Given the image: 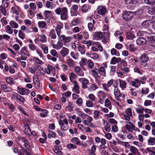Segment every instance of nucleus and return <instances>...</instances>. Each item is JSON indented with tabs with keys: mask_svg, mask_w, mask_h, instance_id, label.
<instances>
[{
	"mask_svg": "<svg viewBox=\"0 0 155 155\" xmlns=\"http://www.w3.org/2000/svg\"><path fill=\"white\" fill-rule=\"evenodd\" d=\"M56 13L58 15H60L61 18L62 20H66L68 19V16L67 14L68 9L66 7H63L62 8H58L55 10Z\"/></svg>",
	"mask_w": 155,
	"mask_h": 155,
	"instance_id": "obj_1",
	"label": "nucleus"
},
{
	"mask_svg": "<svg viewBox=\"0 0 155 155\" xmlns=\"http://www.w3.org/2000/svg\"><path fill=\"white\" fill-rule=\"evenodd\" d=\"M134 15L133 12L130 11H126L123 12L122 17L124 20L128 21L130 20Z\"/></svg>",
	"mask_w": 155,
	"mask_h": 155,
	"instance_id": "obj_2",
	"label": "nucleus"
},
{
	"mask_svg": "<svg viewBox=\"0 0 155 155\" xmlns=\"http://www.w3.org/2000/svg\"><path fill=\"white\" fill-rule=\"evenodd\" d=\"M97 13L101 15H105L107 12V8L105 6L100 5L97 8Z\"/></svg>",
	"mask_w": 155,
	"mask_h": 155,
	"instance_id": "obj_3",
	"label": "nucleus"
},
{
	"mask_svg": "<svg viewBox=\"0 0 155 155\" xmlns=\"http://www.w3.org/2000/svg\"><path fill=\"white\" fill-rule=\"evenodd\" d=\"M59 40L63 42L64 44L70 42L71 41V38L70 37H66L64 35H62L58 37Z\"/></svg>",
	"mask_w": 155,
	"mask_h": 155,
	"instance_id": "obj_4",
	"label": "nucleus"
},
{
	"mask_svg": "<svg viewBox=\"0 0 155 155\" xmlns=\"http://www.w3.org/2000/svg\"><path fill=\"white\" fill-rule=\"evenodd\" d=\"M79 81L81 83L82 87L84 89L87 88V84H88L89 81L87 78H80L79 79Z\"/></svg>",
	"mask_w": 155,
	"mask_h": 155,
	"instance_id": "obj_5",
	"label": "nucleus"
},
{
	"mask_svg": "<svg viewBox=\"0 0 155 155\" xmlns=\"http://www.w3.org/2000/svg\"><path fill=\"white\" fill-rule=\"evenodd\" d=\"M17 91L21 95H26L30 93V91L28 90L23 88H20L18 87L17 88Z\"/></svg>",
	"mask_w": 155,
	"mask_h": 155,
	"instance_id": "obj_6",
	"label": "nucleus"
},
{
	"mask_svg": "<svg viewBox=\"0 0 155 155\" xmlns=\"http://www.w3.org/2000/svg\"><path fill=\"white\" fill-rule=\"evenodd\" d=\"M152 24V22L150 20H146L143 22L141 24V27L142 28H148Z\"/></svg>",
	"mask_w": 155,
	"mask_h": 155,
	"instance_id": "obj_7",
	"label": "nucleus"
},
{
	"mask_svg": "<svg viewBox=\"0 0 155 155\" xmlns=\"http://www.w3.org/2000/svg\"><path fill=\"white\" fill-rule=\"evenodd\" d=\"M20 54L21 56H26L28 57L30 56L29 52L25 47H23L22 48L20 51Z\"/></svg>",
	"mask_w": 155,
	"mask_h": 155,
	"instance_id": "obj_8",
	"label": "nucleus"
},
{
	"mask_svg": "<svg viewBox=\"0 0 155 155\" xmlns=\"http://www.w3.org/2000/svg\"><path fill=\"white\" fill-rule=\"evenodd\" d=\"M63 27V25L62 23L58 24L55 28V31L57 35L59 37L61 36V30L62 29Z\"/></svg>",
	"mask_w": 155,
	"mask_h": 155,
	"instance_id": "obj_9",
	"label": "nucleus"
},
{
	"mask_svg": "<svg viewBox=\"0 0 155 155\" xmlns=\"http://www.w3.org/2000/svg\"><path fill=\"white\" fill-rule=\"evenodd\" d=\"M153 34L151 30H148L147 31H143V36L147 38V39H151V38L153 36L152 35Z\"/></svg>",
	"mask_w": 155,
	"mask_h": 155,
	"instance_id": "obj_10",
	"label": "nucleus"
},
{
	"mask_svg": "<svg viewBox=\"0 0 155 155\" xmlns=\"http://www.w3.org/2000/svg\"><path fill=\"white\" fill-rule=\"evenodd\" d=\"M69 53V49L65 47H63L60 53L63 57L67 56L68 55Z\"/></svg>",
	"mask_w": 155,
	"mask_h": 155,
	"instance_id": "obj_11",
	"label": "nucleus"
},
{
	"mask_svg": "<svg viewBox=\"0 0 155 155\" xmlns=\"http://www.w3.org/2000/svg\"><path fill=\"white\" fill-rule=\"evenodd\" d=\"M140 59L141 63H144L148 61L149 58L147 54H143L140 57Z\"/></svg>",
	"mask_w": 155,
	"mask_h": 155,
	"instance_id": "obj_12",
	"label": "nucleus"
},
{
	"mask_svg": "<svg viewBox=\"0 0 155 155\" xmlns=\"http://www.w3.org/2000/svg\"><path fill=\"white\" fill-rule=\"evenodd\" d=\"M127 123L130 124L131 127L128 124H126L125 125V128L127 129L130 132H131L133 131V129L135 130V126L133 125V124H132V123L130 122H127Z\"/></svg>",
	"mask_w": 155,
	"mask_h": 155,
	"instance_id": "obj_13",
	"label": "nucleus"
},
{
	"mask_svg": "<svg viewBox=\"0 0 155 155\" xmlns=\"http://www.w3.org/2000/svg\"><path fill=\"white\" fill-rule=\"evenodd\" d=\"M98 72L101 75L105 77L106 75V70L104 67H101L97 70Z\"/></svg>",
	"mask_w": 155,
	"mask_h": 155,
	"instance_id": "obj_14",
	"label": "nucleus"
},
{
	"mask_svg": "<svg viewBox=\"0 0 155 155\" xmlns=\"http://www.w3.org/2000/svg\"><path fill=\"white\" fill-rule=\"evenodd\" d=\"M146 41V39L143 38H138L136 40V43L138 45H141L145 44Z\"/></svg>",
	"mask_w": 155,
	"mask_h": 155,
	"instance_id": "obj_15",
	"label": "nucleus"
},
{
	"mask_svg": "<svg viewBox=\"0 0 155 155\" xmlns=\"http://www.w3.org/2000/svg\"><path fill=\"white\" fill-rule=\"evenodd\" d=\"M131 83L133 86L137 88L140 86L141 84L140 82L137 79H135L134 81H131Z\"/></svg>",
	"mask_w": 155,
	"mask_h": 155,
	"instance_id": "obj_16",
	"label": "nucleus"
},
{
	"mask_svg": "<svg viewBox=\"0 0 155 155\" xmlns=\"http://www.w3.org/2000/svg\"><path fill=\"white\" fill-rule=\"evenodd\" d=\"M51 12L49 11H45L43 15L45 18V20H47L49 21H50V17Z\"/></svg>",
	"mask_w": 155,
	"mask_h": 155,
	"instance_id": "obj_17",
	"label": "nucleus"
},
{
	"mask_svg": "<svg viewBox=\"0 0 155 155\" xmlns=\"http://www.w3.org/2000/svg\"><path fill=\"white\" fill-rule=\"evenodd\" d=\"M103 124L104 125V128L105 130L108 132L110 131V126L109 123L107 121L104 120Z\"/></svg>",
	"mask_w": 155,
	"mask_h": 155,
	"instance_id": "obj_18",
	"label": "nucleus"
},
{
	"mask_svg": "<svg viewBox=\"0 0 155 155\" xmlns=\"http://www.w3.org/2000/svg\"><path fill=\"white\" fill-rule=\"evenodd\" d=\"M38 24L40 28L45 29L47 28V24L45 21H39L38 22Z\"/></svg>",
	"mask_w": 155,
	"mask_h": 155,
	"instance_id": "obj_19",
	"label": "nucleus"
},
{
	"mask_svg": "<svg viewBox=\"0 0 155 155\" xmlns=\"http://www.w3.org/2000/svg\"><path fill=\"white\" fill-rule=\"evenodd\" d=\"M66 63L69 66L71 67H73L75 64L74 61L69 58L66 60Z\"/></svg>",
	"mask_w": 155,
	"mask_h": 155,
	"instance_id": "obj_20",
	"label": "nucleus"
},
{
	"mask_svg": "<svg viewBox=\"0 0 155 155\" xmlns=\"http://www.w3.org/2000/svg\"><path fill=\"white\" fill-rule=\"evenodd\" d=\"M24 128L25 129L24 131L25 134L28 135H31V131L29 126L28 125H25Z\"/></svg>",
	"mask_w": 155,
	"mask_h": 155,
	"instance_id": "obj_21",
	"label": "nucleus"
},
{
	"mask_svg": "<svg viewBox=\"0 0 155 155\" xmlns=\"http://www.w3.org/2000/svg\"><path fill=\"white\" fill-rule=\"evenodd\" d=\"M2 90L5 92H9L11 90V88L5 84H2L1 85Z\"/></svg>",
	"mask_w": 155,
	"mask_h": 155,
	"instance_id": "obj_22",
	"label": "nucleus"
},
{
	"mask_svg": "<svg viewBox=\"0 0 155 155\" xmlns=\"http://www.w3.org/2000/svg\"><path fill=\"white\" fill-rule=\"evenodd\" d=\"M118 80L120 83V87L121 89H124L126 88L127 87L126 82L125 81L122 80L120 79H119Z\"/></svg>",
	"mask_w": 155,
	"mask_h": 155,
	"instance_id": "obj_23",
	"label": "nucleus"
},
{
	"mask_svg": "<svg viewBox=\"0 0 155 155\" xmlns=\"http://www.w3.org/2000/svg\"><path fill=\"white\" fill-rule=\"evenodd\" d=\"M74 84V92L77 94H79L80 92L79 90V87L78 84L76 81H74L73 83Z\"/></svg>",
	"mask_w": 155,
	"mask_h": 155,
	"instance_id": "obj_24",
	"label": "nucleus"
},
{
	"mask_svg": "<svg viewBox=\"0 0 155 155\" xmlns=\"http://www.w3.org/2000/svg\"><path fill=\"white\" fill-rule=\"evenodd\" d=\"M6 8L2 6H0V12L4 16H6L8 15V14L7 12Z\"/></svg>",
	"mask_w": 155,
	"mask_h": 155,
	"instance_id": "obj_25",
	"label": "nucleus"
},
{
	"mask_svg": "<svg viewBox=\"0 0 155 155\" xmlns=\"http://www.w3.org/2000/svg\"><path fill=\"white\" fill-rule=\"evenodd\" d=\"M9 24L12 28H18V24L14 21H11L9 23Z\"/></svg>",
	"mask_w": 155,
	"mask_h": 155,
	"instance_id": "obj_26",
	"label": "nucleus"
},
{
	"mask_svg": "<svg viewBox=\"0 0 155 155\" xmlns=\"http://www.w3.org/2000/svg\"><path fill=\"white\" fill-rule=\"evenodd\" d=\"M95 23V21L94 20H92V23L89 22L88 24V28L89 31H91L93 30L94 25Z\"/></svg>",
	"mask_w": 155,
	"mask_h": 155,
	"instance_id": "obj_27",
	"label": "nucleus"
},
{
	"mask_svg": "<svg viewBox=\"0 0 155 155\" xmlns=\"http://www.w3.org/2000/svg\"><path fill=\"white\" fill-rule=\"evenodd\" d=\"M75 71L76 73H78V74L79 75L84 76V73L79 67H76L75 68Z\"/></svg>",
	"mask_w": 155,
	"mask_h": 155,
	"instance_id": "obj_28",
	"label": "nucleus"
},
{
	"mask_svg": "<svg viewBox=\"0 0 155 155\" xmlns=\"http://www.w3.org/2000/svg\"><path fill=\"white\" fill-rule=\"evenodd\" d=\"M94 36L97 38V39H100L103 38V33L101 32H95L94 34Z\"/></svg>",
	"mask_w": 155,
	"mask_h": 155,
	"instance_id": "obj_29",
	"label": "nucleus"
},
{
	"mask_svg": "<svg viewBox=\"0 0 155 155\" xmlns=\"http://www.w3.org/2000/svg\"><path fill=\"white\" fill-rule=\"evenodd\" d=\"M49 36L53 39H55L56 38L57 36L54 29H53L51 30Z\"/></svg>",
	"mask_w": 155,
	"mask_h": 155,
	"instance_id": "obj_30",
	"label": "nucleus"
},
{
	"mask_svg": "<svg viewBox=\"0 0 155 155\" xmlns=\"http://www.w3.org/2000/svg\"><path fill=\"white\" fill-rule=\"evenodd\" d=\"M19 155H30L29 153L25 149H21L18 152Z\"/></svg>",
	"mask_w": 155,
	"mask_h": 155,
	"instance_id": "obj_31",
	"label": "nucleus"
},
{
	"mask_svg": "<svg viewBox=\"0 0 155 155\" xmlns=\"http://www.w3.org/2000/svg\"><path fill=\"white\" fill-rule=\"evenodd\" d=\"M149 41V44L153 47H155V38L153 36L151 38V39L148 40Z\"/></svg>",
	"mask_w": 155,
	"mask_h": 155,
	"instance_id": "obj_32",
	"label": "nucleus"
},
{
	"mask_svg": "<svg viewBox=\"0 0 155 155\" xmlns=\"http://www.w3.org/2000/svg\"><path fill=\"white\" fill-rule=\"evenodd\" d=\"M127 38L129 40H133L135 36L134 35L130 32H127L126 33Z\"/></svg>",
	"mask_w": 155,
	"mask_h": 155,
	"instance_id": "obj_33",
	"label": "nucleus"
},
{
	"mask_svg": "<svg viewBox=\"0 0 155 155\" xmlns=\"http://www.w3.org/2000/svg\"><path fill=\"white\" fill-rule=\"evenodd\" d=\"M130 150L131 153L135 154L138 153L139 152L138 150L134 146H131L130 147Z\"/></svg>",
	"mask_w": 155,
	"mask_h": 155,
	"instance_id": "obj_34",
	"label": "nucleus"
},
{
	"mask_svg": "<svg viewBox=\"0 0 155 155\" xmlns=\"http://www.w3.org/2000/svg\"><path fill=\"white\" fill-rule=\"evenodd\" d=\"M6 32L10 34H12L13 32V29L9 25H7L5 27Z\"/></svg>",
	"mask_w": 155,
	"mask_h": 155,
	"instance_id": "obj_35",
	"label": "nucleus"
},
{
	"mask_svg": "<svg viewBox=\"0 0 155 155\" xmlns=\"http://www.w3.org/2000/svg\"><path fill=\"white\" fill-rule=\"evenodd\" d=\"M71 142L77 145H80V141L78 138L77 137H74L71 139Z\"/></svg>",
	"mask_w": 155,
	"mask_h": 155,
	"instance_id": "obj_36",
	"label": "nucleus"
},
{
	"mask_svg": "<svg viewBox=\"0 0 155 155\" xmlns=\"http://www.w3.org/2000/svg\"><path fill=\"white\" fill-rule=\"evenodd\" d=\"M137 112L139 114L143 113L144 111V108L140 105H138V107L136 109Z\"/></svg>",
	"mask_w": 155,
	"mask_h": 155,
	"instance_id": "obj_37",
	"label": "nucleus"
},
{
	"mask_svg": "<svg viewBox=\"0 0 155 155\" xmlns=\"http://www.w3.org/2000/svg\"><path fill=\"white\" fill-rule=\"evenodd\" d=\"M7 83L10 85H12L15 83V81L14 80L13 78L10 77H7L6 79Z\"/></svg>",
	"mask_w": 155,
	"mask_h": 155,
	"instance_id": "obj_38",
	"label": "nucleus"
},
{
	"mask_svg": "<svg viewBox=\"0 0 155 155\" xmlns=\"http://www.w3.org/2000/svg\"><path fill=\"white\" fill-rule=\"evenodd\" d=\"M90 86L87 88L89 91H95L98 88V87L95 84H91Z\"/></svg>",
	"mask_w": 155,
	"mask_h": 155,
	"instance_id": "obj_39",
	"label": "nucleus"
},
{
	"mask_svg": "<svg viewBox=\"0 0 155 155\" xmlns=\"http://www.w3.org/2000/svg\"><path fill=\"white\" fill-rule=\"evenodd\" d=\"M114 93L115 96L116 97H120V92L119 90L116 86H114Z\"/></svg>",
	"mask_w": 155,
	"mask_h": 155,
	"instance_id": "obj_40",
	"label": "nucleus"
},
{
	"mask_svg": "<svg viewBox=\"0 0 155 155\" xmlns=\"http://www.w3.org/2000/svg\"><path fill=\"white\" fill-rule=\"evenodd\" d=\"M105 107H108L111 110V109L112 106L111 103L107 98L106 99L105 101Z\"/></svg>",
	"mask_w": 155,
	"mask_h": 155,
	"instance_id": "obj_41",
	"label": "nucleus"
},
{
	"mask_svg": "<svg viewBox=\"0 0 155 155\" xmlns=\"http://www.w3.org/2000/svg\"><path fill=\"white\" fill-rule=\"evenodd\" d=\"M148 12L151 15L155 14V7L152 6L150 7L148 9Z\"/></svg>",
	"mask_w": 155,
	"mask_h": 155,
	"instance_id": "obj_42",
	"label": "nucleus"
},
{
	"mask_svg": "<svg viewBox=\"0 0 155 155\" xmlns=\"http://www.w3.org/2000/svg\"><path fill=\"white\" fill-rule=\"evenodd\" d=\"M73 108L74 107L71 103L70 102H68V105L66 107L65 109L66 110L71 111L73 110Z\"/></svg>",
	"mask_w": 155,
	"mask_h": 155,
	"instance_id": "obj_43",
	"label": "nucleus"
},
{
	"mask_svg": "<svg viewBox=\"0 0 155 155\" xmlns=\"http://www.w3.org/2000/svg\"><path fill=\"white\" fill-rule=\"evenodd\" d=\"M42 112L40 114V115L42 117H46L48 114V111L45 109L41 110Z\"/></svg>",
	"mask_w": 155,
	"mask_h": 155,
	"instance_id": "obj_44",
	"label": "nucleus"
},
{
	"mask_svg": "<svg viewBox=\"0 0 155 155\" xmlns=\"http://www.w3.org/2000/svg\"><path fill=\"white\" fill-rule=\"evenodd\" d=\"M19 7H12L11 8V10L13 12L17 15H19V12L18 11Z\"/></svg>",
	"mask_w": 155,
	"mask_h": 155,
	"instance_id": "obj_45",
	"label": "nucleus"
},
{
	"mask_svg": "<svg viewBox=\"0 0 155 155\" xmlns=\"http://www.w3.org/2000/svg\"><path fill=\"white\" fill-rule=\"evenodd\" d=\"M154 139V137H150L147 140L148 144L150 145H154L155 142Z\"/></svg>",
	"mask_w": 155,
	"mask_h": 155,
	"instance_id": "obj_46",
	"label": "nucleus"
},
{
	"mask_svg": "<svg viewBox=\"0 0 155 155\" xmlns=\"http://www.w3.org/2000/svg\"><path fill=\"white\" fill-rule=\"evenodd\" d=\"M78 51L81 52V54H85V49L81 45H78Z\"/></svg>",
	"mask_w": 155,
	"mask_h": 155,
	"instance_id": "obj_47",
	"label": "nucleus"
},
{
	"mask_svg": "<svg viewBox=\"0 0 155 155\" xmlns=\"http://www.w3.org/2000/svg\"><path fill=\"white\" fill-rule=\"evenodd\" d=\"M88 67L90 69H92L94 66V63L91 60H88L87 61Z\"/></svg>",
	"mask_w": 155,
	"mask_h": 155,
	"instance_id": "obj_48",
	"label": "nucleus"
},
{
	"mask_svg": "<svg viewBox=\"0 0 155 155\" xmlns=\"http://www.w3.org/2000/svg\"><path fill=\"white\" fill-rule=\"evenodd\" d=\"M87 60L84 58H82L81 61L79 62V64L81 66H84L86 65L87 64Z\"/></svg>",
	"mask_w": 155,
	"mask_h": 155,
	"instance_id": "obj_49",
	"label": "nucleus"
},
{
	"mask_svg": "<svg viewBox=\"0 0 155 155\" xmlns=\"http://www.w3.org/2000/svg\"><path fill=\"white\" fill-rule=\"evenodd\" d=\"M52 67L49 65L47 66V68H45V71L48 74H50L51 71H52Z\"/></svg>",
	"mask_w": 155,
	"mask_h": 155,
	"instance_id": "obj_50",
	"label": "nucleus"
},
{
	"mask_svg": "<svg viewBox=\"0 0 155 155\" xmlns=\"http://www.w3.org/2000/svg\"><path fill=\"white\" fill-rule=\"evenodd\" d=\"M8 1L2 0V5L1 6H2L4 7L7 8L8 7L10 4V2Z\"/></svg>",
	"mask_w": 155,
	"mask_h": 155,
	"instance_id": "obj_51",
	"label": "nucleus"
},
{
	"mask_svg": "<svg viewBox=\"0 0 155 155\" xmlns=\"http://www.w3.org/2000/svg\"><path fill=\"white\" fill-rule=\"evenodd\" d=\"M70 81L72 83H74L75 81H74V79L76 78L77 77L76 75L73 73H72L71 74L70 76Z\"/></svg>",
	"mask_w": 155,
	"mask_h": 155,
	"instance_id": "obj_52",
	"label": "nucleus"
},
{
	"mask_svg": "<svg viewBox=\"0 0 155 155\" xmlns=\"http://www.w3.org/2000/svg\"><path fill=\"white\" fill-rule=\"evenodd\" d=\"M15 98L17 99L20 101L22 102H24L25 99L23 97L20 96L18 94H17L15 96Z\"/></svg>",
	"mask_w": 155,
	"mask_h": 155,
	"instance_id": "obj_53",
	"label": "nucleus"
},
{
	"mask_svg": "<svg viewBox=\"0 0 155 155\" xmlns=\"http://www.w3.org/2000/svg\"><path fill=\"white\" fill-rule=\"evenodd\" d=\"M76 103L79 106H81L83 103L82 98L81 97L78 98L76 101Z\"/></svg>",
	"mask_w": 155,
	"mask_h": 155,
	"instance_id": "obj_54",
	"label": "nucleus"
},
{
	"mask_svg": "<svg viewBox=\"0 0 155 155\" xmlns=\"http://www.w3.org/2000/svg\"><path fill=\"white\" fill-rule=\"evenodd\" d=\"M145 3L147 5H152L155 3V0H144Z\"/></svg>",
	"mask_w": 155,
	"mask_h": 155,
	"instance_id": "obj_55",
	"label": "nucleus"
},
{
	"mask_svg": "<svg viewBox=\"0 0 155 155\" xmlns=\"http://www.w3.org/2000/svg\"><path fill=\"white\" fill-rule=\"evenodd\" d=\"M99 54L97 53L91 54H90V57L93 59H95L98 58L99 57Z\"/></svg>",
	"mask_w": 155,
	"mask_h": 155,
	"instance_id": "obj_56",
	"label": "nucleus"
},
{
	"mask_svg": "<svg viewBox=\"0 0 155 155\" xmlns=\"http://www.w3.org/2000/svg\"><path fill=\"white\" fill-rule=\"evenodd\" d=\"M89 7V5H87L85 4L83 5L82 7V11L83 12H87L88 9Z\"/></svg>",
	"mask_w": 155,
	"mask_h": 155,
	"instance_id": "obj_57",
	"label": "nucleus"
},
{
	"mask_svg": "<svg viewBox=\"0 0 155 155\" xmlns=\"http://www.w3.org/2000/svg\"><path fill=\"white\" fill-rule=\"evenodd\" d=\"M94 118L95 120H97L100 116L99 112L97 110H95L94 112Z\"/></svg>",
	"mask_w": 155,
	"mask_h": 155,
	"instance_id": "obj_58",
	"label": "nucleus"
},
{
	"mask_svg": "<svg viewBox=\"0 0 155 155\" xmlns=\"http://www.w3.org/2000/svg\"><path fill=\"white\" fill-rule=\"evenodd\" d=\"M91 71L92 73V75L95 78H98L99 77V76L98 75V72L94 70H91Z\"/></svg>",
	"mask_w": 155,
	"mask_h": 155,
	"instance_id": "obj_59",
	"label": "nucleus"
},
{
	"mask_svg": "<svg viewBox=\"0 0 155 155\" xmlns=\"http://www.w3.org/2000/svg\"><path fill=\"white\" fill-rule=\"evenodd\" d=\"M24 145L25 147L28 150H29L30 148V143L28 142V140L27 139L25 142L24 143Z\"/></svg>",
	"mask_w": 155,
	"mask_h": 155,
	"instance_id": "obj_60",
	"label": "nucleus"
},
{
	"mask_svg": "<svg viewBox=\"0 0 155 155\" xmlns=\"http://www.w3.org/2000/svg\"><path fill=\"white\" fill-rule=\"evenodd\" d=\"M70 55L74 59L76 60L78 59V54L76 53H74V52H71L70 53Z\"/></svg>",
	"mask_w": 155,
	"mask_h": 155,
	"instance_id": "obj_61",
	"label": "nucleus"
},
{
	"mask_svg": "<svg viewBox=\"0 0 155 155\" xmlns=\"http://www.w3.org/2000/svg\"><path fill=\"white\" fill-rule=\"evenodd\" d=\"M25 34L21 30H19L18 32V36L22 39H24L25 38Z\"/></svg>",
	"mask_w": 155,
	"mask_h": 155,
	"instance_id": "obj_62",
	"label": "nucleus"
},
{
	"mask_svg": "<svg viewBox=\"0 0 155 155\" xmlns=\"http://www.w3.org/2000/svg\"><path fill=\"white\" fill-rule=\"evenodd\" d=\"M125 113L130 117H131L132 116L131 109L130 108L126 109L125 111Z\"/></svg>",
	"mask_w": 155,
	"mask_h": 155,
	"instance_id": "obj_63",
	"label": "nucleus"
},
{
	"mask_svg": "<svg viewBox=\"0 0 155 155\" xmlns=\"http://www.w3.org/2000/svg\"><path fill=\"white\" fill-rule=\"evenodd\" d=\"M110 73L113 74L115 72L116 70V66H111L110 67Z\"/></svg>",
	"mask_w": 155,
	"mask_h": 155,
	"instance_id": "obj_64",
	"label": "nucleus"
}]
</instances>
